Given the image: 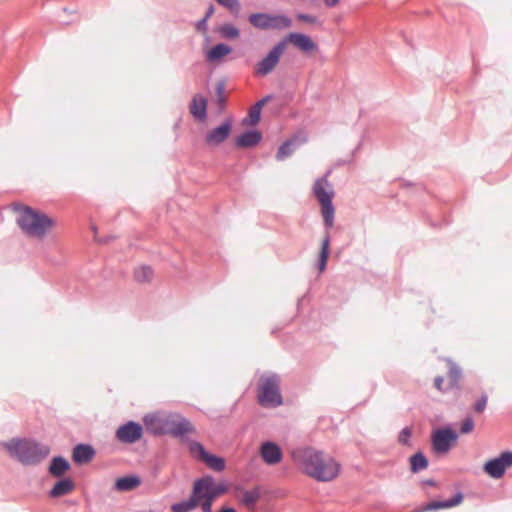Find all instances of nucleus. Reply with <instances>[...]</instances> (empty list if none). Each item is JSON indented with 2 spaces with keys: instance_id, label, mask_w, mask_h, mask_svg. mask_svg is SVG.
Listing matches in <instances>:
<instances>
[{
  "instance_id": "nucleus-1",
  "label": "nucleus",
  "mask_w": 512,
  "mask_h": 512,
  "mask_svg": "<svg viewBox=\"0 0 512 512\" xmlns=\"http://www.w3.org/2000/svg\"><path fill=\"white\" fill-rule=\"evenodd\" d=\"M302 471L318 482H329L340 472V465L331 457H325L322 451L313 448L304 449L297 460Z\"/></svg>"
},
{
  "instance_id": "nucleus-2",
  "label": "nucleus",
  "mask_w": 512,
  "mask_h": 512,
  "mask_svg": "<svg viewBox=\"0 0 512 512\" xmlns=\"http://www.w3.org/2000/svg\"><path fill=\"white\" fill-rule=\"evenodd\" d=\"M3 446L23 466H36L45 460L50 454L47 444L31 438H12L3 442Z\"/></svg>"
},
{
  "instance_id": "nucleus-3",
  "label": "nucleus",
  "mask_w": 512,
  "mask_h": 512,
  "mask_svg": "<svg viewBox=\"0 0 512 512\" xmlns=\"http://www.w3.org/2000/svg\"><path fill=\"white\" fill-rule=\"evenodd\" d=\"M21 230L29 236L43 237L53 226L52 218L29 206H23L17 218Z\"/></svg>"
},
{
  "instance_id": "nucleus-4",
  "label": "nucleus",
  "mask_w": 512,
  "mask_h": 512,
  "mask_svg": "<svg viewBox=\"0 0 512 512\" xmlns=\"http://www.w3.org/2000/svg\"><path fill=\"white\" fill-rule=\"evenodd\" d=\"M331 171L320 178H317L313 185V194L318 200L325 228L331 229L334 225L335 207L333 204L334 190L328 181Z\"/></svg>"
},
{
  "instance_id": "nucleus-5",
  "label": "nucleus",
  "mask_w": 512,
  "mask_h": 512,
  "mask_svg": "<svg viewBox=\"0 0 512 512\" xmlns=\"http://www.w3.org/2000/svg\"><path fill=\"white\" fill-rule=\"evenodd\" d=\"M213 476L206 474L194 480L191 494L188 499L173 503L170 507L172 512H191L202 499L213 498L212 496Z\"/></svg>"
},
{
  "instance_id": "nucleus-6",
  "label": "nucleus",
  "mask_w": 512,
  "mask_h": 512,
  "mask_svg": "<svg viewBox=\"0 0 512 512\" xmlns=\"http://www.w3.org/2000/svg\"><path fill=\"white\" fill-rule=\"evenodd\" d=\"M258 403L262 407L275 408L283 403L280 392V377L273 373L261 375L259 383Z\"/></svg>"
},
{
  "instance_id": "nucleus-7",
  "label": "nucleus",
  "mask_w": 512,
  "mask_h": 512,
  "mask_svg": "<svg viewBox=\"0 0 512 512\" xmlns=\"http://www.w3.org/2000/svg\"><path fill=\"white\" fill-rule=\"evenodd\" d=\"M457 439V432L450 426L437 428L431 435L432 450L436 454H446L451 450Z\"/></svg>"
},
{
  "instance_id": "nucleus-8",
  "label": "nucleus",
  "mask_w": 512,
  "mask_h": 512,
  "mask_svg": "<svg viewBox=\"0 0 512 512\" xmlns=\"http://www.w3.org/2000/svg\"><path fill=\"white\" fill-rule=\"evenodd\" d=\"M189 451L197 460L204 462L210 469L221 472L225 469V459L221 456L210 453L198 441H191L189 443Z\"/></svg>"
},
{
  "instance_id": "nucleus-9",
  "label": "nucleus",
  "mask_w": 512,
  "mask_h": 512,
  "mask_svg": "<svg viewBox=\"0 0 512 512\" xmlns=\"http://www.w3.org/2000/svg\"><path fill=\"white\" fill-rule=\"evenodd\" d=\"M511 466L512 451H503L499 456L487 460L483 465V471L493 479H500Z\"/></svg>"
},
{
  "instance_id": "nucleus-10",
  "label": "nucleus",
  "mask_w": 512,
  "mask_h": 512,
  "mask_svg": "<svg viewBox=\"0 0 512 512\" xmlns=\"http://www.w3.org/2000/svg\"><path fill=\"white\" fill-rule=\"evenodd\" d=\"M146 430L154 436L171 435L172 414H148L143 418Z\"/></svg>"
},
{
  "instance_id": "nucleus-11",
  "label": "nucleus",
  "mask_w": 512,
  "mask_h": 512,
  "mask_svg": "<svg viewBox=\"0 0 512 512\" xmlns=\"http://www.w3.org/2000/svg\"><path fill=\"white\" fill-rule=\"evenodd\" d=\"M115 436L122 443H136L143 436V426L139 422L129 420L117 428Z\"/></svg>"
},
{
  "instance_id": "nucleus-12",
  "label": "nucleus",
  "mask_w": 512,
  "mask_h": 512,
  "mask_svg": "<svg viewBox=\"0 0 512 512\" xmlns=\"http://www.w3.org/2000/svg\"><path fill=\"white\" fill-rule=\"evenodd\" d=\"M284 51L285 49L283 42L279 41L276 43L265 55V57L257 63L256 72L263 76L271 73L275 66L279 63L281 55L284 53Z\"/></svg>"
},
{
  "instance_id": "nucleus-13",
  "label": "nucleus",
  "mask_w": 512,
  "mask_h": 512,
  "mask_svg": "<svg viewBox=\"0 0 512 512\" xmlns=\"http://www.w3.org/2000/svg\"><path fill=\"white\" fill-rule=\"evenodd\" d=\"M233 128L232 117H227L220 125L208 131L205 135V143L210 146H218L229 138Z\"/></svg>"
},
{
  "instance_id": "nucleus-14",
  "label": "nucleus",
  "mask_w": 512,
  "mask_h": 512,
  "mask_svg": "<svg viewBox=\"0 0 512 512\" xmlns=\"http://www.w3.org/2000/svg\"><path fill=\"white\" fill-rule=\"evenodd\" d=\"M284 49L287 43H292L296 48L304 53H312L318 50V45L312 40L310 36L300 32H290L282 40Z\"/></svg>"
},
{
  "instance_id": "nucleus-15",
  "label": "nucleus",
  "mask_w": 512,
  "mask_h": 512,
  "mask_svg": "<svg viewBox=\"0 0 512 512\" xmlns=\"http://www.w3.org/2000/svg\"><path fill=\"white\" fill-rule=\"evenodd\" d=\"M260 455L268 465H276L282 461L283 452L281 447L272 441H265L261 444Z\"/></svg>"
},
{
  "instance_id": "nucleus-16",
  "label": "nucleus",
  "mask_w": 512,
  "mask_h": 512,
  "mask_svg": "<svg viewBox=\"0 0 512 512\" xmlns=\"http://www.w3.org/2000/svg\"><path fill=\"white\" fill-rule=\"evenodd\" d=\"M193 432H195V427L187 418L180 414H172V436L183 439L186 434Z\"/></svg>"
},
{
  "instance_id": "nucleus-17",
  "label": "nucleus",
  "mask_w": 512,
  "mask_h": 512,
  "mask_svg": "<svg viewBox=\"0 0 512 512\" xmlns=\"http://www.w3.org/2000/svg\"><path fill=\"white\" fill-rule=\"evenodd\" d=\"M96 454L91 444L79 443L73 447L72 460L76 464H84L90 462Z\"/></svg>"
},
{
  "instance_id": "nucleus-18",
  "label": "nucleus",
  "mask_w": 512,
  "mask_h": 512,
  "mask_svg": "<svg viewBox=\"0 0 512 512\" xmlns=\"http://www.w3.org/2000/svg\"><path fill=\"white\" fill-rule=\"evenodd\" d=\"M263 138L257 129H248L235 138V145L239 148H250L258 145Z\"/></svg>"
},
{
  "instance_id": "nucleus-19",
  "label": "nucleus",
  "mask_w": 512,
  "mask_h": 512,
  "mask_svg": "<svg viewBox=\"0 0 512 512\" xmlns=\"http://www.w3.org/2000/svg\"><path fill=\"white\" fill-rule=\"evenodd\" d=\"M463 493L457 492L452 498L446 499V500H433L428 502L425 507L424 511H437L441 509H447L452 508L457 505H459L463 501Z\"/></svg>"
},
{
  "instance_id": "nucleus-20",
  "label": "nucleus",
  "mask_w": 512,
  "mask_h": 512,
  "mask_svg": "<svg viewBox=\"0 0 512 512\" xmlns=\"http://www.w3.org/2000/svg\"><path fill=\"white\" fill-rule=\"evenodd\" d=\"M75 488L74 481L69 477H60L58 481L49 490L48 495L51 498H59L69 494Z\"/></svg>"
},
{
  "instance_id": "nucleus-21",
  "label": "nucleus",
  "mask_w": 512,
  "mask_h": 512,
  "mask_svg": "<svg viewBox=\"0 0 512 512\" xmlns=\"http://www.w3.org/2000/svg\"><path fill=\"white\" fill-rule=\"evenodd\" d=\"M207 105V98L200 94H196L190 103V113L195 119L204 121L207 118Z\"/></svg>"
},
{
  "instance_id": "nucleus-22",
  "label": "nucleus",
  "mask_w": 512,
  "mask_h": 512,
  "mask_svg": "<svg viewBox=\"0 0 512 512\" xmlns=\"http://www.w3.org/2000/svg\"><path fill=\"white\" fill-rule=\"evenodd\" d=\"M71 469L70 462L61 455L52 457L48 466V473L54 477L60 478Z\"/></svg>"
},
{
  "instance_id": "nucleus-23",
  "label": "nucleus",
  "mask_w": 512,
  "mask_h": 512,
  "mask_svg": "<svg viewBox=\"0 0 512 512\" xmlns=\"http://www.w3.org/2000/svg\"><path fill=\"white\" fill-rule=\"evenodd\" d=\"M141 484V478L136 474L125 475L116 479L114 489L117 491H131Z\"/></svg>"
},
{
  "instance_id": "nucleus-24",
  "label": "nucleus",
  "mask_w": 512,
  "mask_h": 512,
  "mask_svg": "<svg viewBox=\"0 0 512 512\" xmlns=\"http://www.w3.org/2000/svg\"><path fill=\"white\" fill-rule=\"evenodd\" d=\"M232 52V47L226 43H217L206 52L208 62L215 63Z\"/></svg>"
},
{
  "instance_id": "nucleus-25",
  "label": "nucleus",
  "mask_w": 512,
  "mask_h": 512,
  "mask_svg": "<svg viewBox=\"0 0 512 512\" xmlns=\"http://www.w3.org/2000/svg\"><path fill=\"white\" fill-rule=\"evenodd\" d=\"M299 145L300 141L298 139V136L295 135L290 139H287L280 145L276 153V159L278 161H283L286 158L290 157Z\"/></svg>"
},
{
  "instance_id": "nucleus-26",
  "label": "nucleus",
  "mask_w": 512,
  "mask_h": 512,
  "mask_svg": "<svg viewBox=\"0 0 512 512\" xmlns=\"http://www.w3.org/2000/svg\"><path fill=\"white\" fill-rule=\"evenodd\" d=\"M410 471L413 474L419 473L429 466V461L424 452L417 451L409 457Z\"/></svg>"
},
{
  "instance_id": "nucleus-27",
  "label": "nucleus",
  "mask_w": 512,
  "mask_h": 512,
  "mask_svg": "<svg viewBox=\"0 0 512 512\" xmlns=\"http://www.w3.org/2000/svg\"><path fill=\"white\" fill-rule=\"evenodd\" d=\"M249 23L256 29L269 30L270 29V13L256 12L248 17Z\"/></svg>"
},
{
  "instance_id": "nucleus-28",
  "label": "nucleus",
  "mask_w": 512,
  "mask_h": 512,
  "mask_svg": "<svg viewBox=\"0 0 512 512\" xmlns=\"http://www.w3.org/2000/svg\"><path fill=\"white\" fill-rule=\"evenodd\" d=\"M330 241H331L330 234L327 232L322 240L321 248H320V252H319V256H318L317 267L320 272L324 271L327 266V261H328L329 254H330Z\"/></svg>"
},
{
  "instance_id": "nucleus-29",
  "label": "nucleus",
  "mask_w": 512,
  "mask_h": 512,
  "mask_svg": "<svg viewBox=\"0 0 512 512\" xmlns=\"http://www.w3.org/2000/svg\"><path fill=\"white\" fill-rule=\"evenodd\" d=\"M292 26V20L285 14H270V29L284 30Z\"/></svg>"
},
{
  "instance_id": "nucleus-30",
  "label": "nucleus",
  "mask_w": 512,
  "mask_h": 512,
  "mask_svg": "<svg viewBox=\"0 0 512 512\" xmlns=\"http://www.w3.org/2000/svg\"><path fill=\"white\" fill-rule=\"evenodd\" d=\"M261 493L258 487L251 490H244L242 493L241 502L243 505L251 508L256 505L260 499Z\"/></svg>"
},
{
  "instance_id": "nucleus-31",
  "label": "nucleus",
  "mask_w": 512,
  "mask_h": 512,
  "mask_svg": "<svg viewBox=\"0 0 512 512\" xmlns=\"http://www.w3.org/2000/svg\"><path fill=\"white\" fill-rule=\"evenodd\" d=\"M262 106L258 104L257 102L252 105V107L249 110L248 117L243 119V124L245 125H257L259 121L261 120V111Z\"/></svg>"
},
{
  "instance_id": "nucleus-32",
  "label": "nucleus",
  "mask_w": 512,
  "mask_h": 512,
  "mask_svg": "<svg viewBox=\"0 0 512 512\" xmlns=\"http://www.w3.org/2000/svg\"><path fill=\"white\" fill-rule=\"evenodd\" d=\"M153 269L149 265H142L134 270V278L139 283L151 281Z\"/></svg>"
},
{
  "instance_id": "nucleus-33",
  "label": "nucleus",
  "mask_w": 512,
  "mask_h": 512,
  "mask_svg": "<svg viewBox=\"0 0 512 512\" xmlns=\"http://www.w3.org/2000/svg\"><path fill=\"white\" fill-rule=\"evenodd\" d=\"M216 103L218 105V111L222 112L226 107V96H225V80L221 79L215 86Z\"/></svg>"
},
{
  "instance_id": "nucleus-34",
  "label": "nucleus",
  "mask_w": 512,
  "mask_h": 512,
  "mask_svg": "<svg viewBox=\"0 0 512 512\" xmlns=\"http://www.w3.org/2000/svg\"><path fill=\"white\" fill-rule=\"evenodd\" d=\"M461 376V368L457 364L451 363L449 367V385L451 388L460 389L459 380Z\"/></svg>"
},
{
  "instance_id": "nucleus-35",
  "label": "nucleus",
  "mask_w": 512,
  "mask_h": 512,
  "mask_svg": "<svg viewBox=\"0 0 512 512\" xmlns=\"http://www.w3.org/2000/svg\"><path fill=\"white\" fill-rule=\"evenodd\" d=\"M219 34L222 38L233 40L239 37L240 30L233 24L225 23L220 26Z\"/></svg>"
},
{
  "instance_id": "nucleus-36",
  "label": "nucleus",
  "mask_w": 512,
  "mask_h": 512,
  "mask_svg": "<svg viewBox=\"0 0 512 512\" xmlns=\"http://www.w3.org/2000/svg\"><path fill=\"white\" fill-rule=\"evenodd\" d=\"M411 436H412V430L410 427L406 426V427L402 428V430L399 432V435H398L399 444H401L403 446H410L411 445V442H410Z\"/></svg>"
},
{
  "instance_id": "nucleus-37",
  "label": "nucleus",
  "mask_w": 512,
  "mask_h": 512,
  "mask_svg": "<svg viewBox=\"0 0 512 512\" xmlns=\"http://www.w3.org/2000/svg\"><path fill=\"white\" fill-rule=\"evenodd\" d=\"M219 5L229 9L230 11H238L240 3L238 0H215Z\"/></svg>"
},
{
  "instance_id": "nucleus-38",
  "label": "nucleus",
  "mask_w": 512,
  "mask_h": 512,
  "mask_svg": "<svg viewBox=\"0 0 512 512\" xmlns=\"http://www.w3.org/2000/svg\"><path fill=\"white\" fill-rule=\"evenodd\" d=\"M227 491V486L224 483H215V479L212 481V496L216 499L218 496L224 494Z\"/></svg>"
},
{
  "instance_id": "nucleus-39",
  "label": "nucleus",
  "mask_w": 512,
  "mask_h": 512,
  "mask_svg": "<svg viewBox=\"0 0 512 512\" xmlns=\"http://www.w3.org/2000/svg\"><path fill=\"white\" fill-rule=\"evenodd\" d=\"M487 401H488V396L485 392H483L482 395L480 396V398L475 402L474 410L477 413H482L486 408Z\"/></svg>"
},
{
  "instance_id": "nucleus-40",
  "label": "nucleus",
  "mask_w": 512,
  "mask_h": 512,
  "mask_svg": "<svg viewBox=\"0 0 512 512\" xmlns=\"http://www.w3.org/2000/svg\"><path fill=\"white\" fill-rule=\"evenodd\" d=\"M474 425V420L472 419V417L468 416L463 420L460 427V432L462 434H468L474 429Z\"/></svg>"
},
{
  "instance_id": "nucleus-41",
  "label": "nucleus",
  "mask_w": 512,
  "mask_h": 512,
  "mask_svg": "<svg viewBox=\"0 0 512 512\" xmlns=\"http://www.w3.org/2000/svg\"><path fill=\"white\" fill-rule=\"evenodd\" d=\"M296 18L300 21L310 23V24H316L319 22V20L316 16L306 14V13H297Z\"/></svg>"
},
{
  "instance_id": "nucleus-42",
  "label": "nucleus",
  "mask_w": 512,
  "mask_h": 512,
  "mask_svg": "<svg viewBox=\"0 0 512 512\" xmlns=\"http://www.w3.org/2000/svg\"><path fill=\"white\" fill-rule=\"evenodd\" d=\"M214 500V498L200 500L198 505L201 507L202 512H212V504Z\"/></svg>"
},
{
  "instance_id": "nucleus-43",
  "label": "nucleus",
  "mask_w": 512,
  "mask_h": 512,
  "mask_svg": "<svg viewBox=\"0 0 512 512\" xmlns=\"http://www.w3.org/2000/svg\"><path fill=\"white\" fill-rule=\"evenodd\" d=\"M207 22L208 20H206L205 18H201L200 20H198L196 23H195V29L198 31V32H206L207 31Z\"/></svg>"
},
{
  "instance_id": "nucleus-44",
  "label": "nucleus",
  "mask_w": 512,
  "mask_h": 512,
  "mask_svg": "<svg viewBox=\"0 0 512 512\" xmlns=\"http://www.w3.org/2000/svg\"><path fill=\"white\" fill-rule=\"evenodd\" d=\"M214 11H215V7H214V5H213V4H210V5L208 6V8H207V10H206V13H205V15H204V17H203V18H205L206 20H209V18L213 15Z\"/></svg>"
},
{
  "instance_id": "nucleus-45",
  "label": "nucleus",
  "mask_w": 512,
  "mask_h": 512,
  "mask_svg": "<svg viewBox=\"0 0 512 512\" xmlns=\"http://www.w3.org/2000/svg\"><path fill=\"white\" fill-rule=\"evenodd\" d=\"M442 383H443V378L441 376H438L435 378L434 386L436 389L442 391Z\"/></svg>"
},
{
  "instance_id": "nucleus-46",
  "label": "nucleus",
  "mask_w": 512,
  "mask_h": 512,
  "mask_svg": "<svg viewBox=\"0 0 512 512\" xmlns=\"http://www.w3.org/2000/svg\"><path fill=\"white\" fill-rule=\"evenodd\" d=\"M272 98H273V96L271 94H269V95H266L263 98H261L259 101H257V103L260 104V106L263 107Z\"/></svg>"
},
{
  "instance_id": "nucleus-47",
  "label": "nucleus",
  "mask_w": 512,
  "mask_h": 512,
  "mask_svg": "<svg viewBox=\"0 0 512 512\" xmlns=\"http://www.w3.org/2000/svg\"><path fill=\"white\" fill-rule=\"evenodd\" d=\"M340 0H324V3L327 7L332 8L339 3Z\"/></svg>"
},
{
  "instance_id": "nucleus-48",
  "label": "nucleus",
  "mask_w": 512,
  "mask_h": 512,
  "mask_svg": "<svg viewBox=\"0 0 512 512\" xmlns=\"http://www.w3.org/2000/svg\"><path fill=\"white\" fill-rule=\"evenodd\" d=\"M421 483L427 486H436V481L434 479H425Z\"/></svg>"
},
{
  "instance_id": "nucleus-49",
  "label": "nucleus",
  "mask_w": 512,
  "mask_h": 512,
  "mask_svg": "<svg viewBox=\"0 0 512 512\" xmlns=\"http://www.w3.org/2000/svg\"><path fill=\"white\" fill-rule=\"evenodd\" d=\"M219 512H237L235 508L233 507H228V506H225V507H222Z\"/></svg>"
},
{
  "instance_id": "nucleus-50",
  "label": "nucleus",
  "mask_w": 512,
  "mask_h": 512,
  "mask_svg": "<svg viewBox=\"0 0 512 512\" xmlns=\"http://www.w3.org/2000/svg\"><path fill=\"white\" fill-rule=\"evenodd\" d=\"M61 23L64 25H68L70 22L69 21H61Z\"/></svg>"
}]
</instances>
